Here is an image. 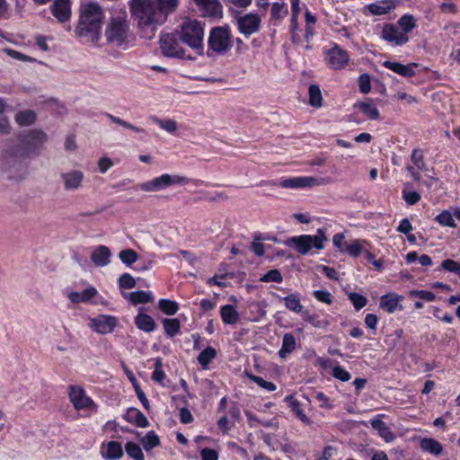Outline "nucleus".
<instances>
[{
	"mask_svg": "<svg viewBox=\"0 0 460 460\" xmlns=\"http://www.w3.org/2000/svg\"><path fill=\"white\" fill-rule=\"evenodd\" d=\"M60 178L66 190H76L82 187L84 174L80 170H70L61 173Z\"/></svg>",
	"mask_w": 460,
	"mask_h": 460,
	"instance_id": "nucleus-15",
	"label": "nucleus"
},
{
	"mask_svg": "<svg viewBox=\"0 0 460 460\" xmlns=\"http://www.w3.org/2000/svg\"><path fill=\"white\" fill-rule=\"evenodd\" d=\"M135 324L139 330L146 332H153L156 327L155 320L146 314H138L135 318Z\"/></svg>",
	"mask_w": 460,
	"mask_h": 460,
	"instance_id": "nucleus-25",
	"label": "nucleus"
},
{
	"mask_svg": "<svg viewBox=\"0 0 460 460\" xmlns=\"http://www.w3.org/2000/svg\"><path fill=\"white\" fill-rule=\"evenodd\" d=\"M134 388H135L136 394L137 395V398L142 402L144 408L146 410H149V408H150L149 402H148L145 393L141 390L140 386L137 384H134Z\"/></svg>",
	"mask_w": 460,
	"mask_h": 460,
	"instance_id": "nucleus-63",
	"label": "nucleus"
},
{
	"mask_svg": "<svg viewBox=\"0 0 460 460\" xmlns=\"http://www.w3.org/2000/svg\"><path fill=\"white\" fill-rule=\"evenodd\" d=\"M349 298L350 302L353 304L356 310H360L367 305V298L358 293L351 292L349 294Z\"/></svg>",
	"mask_w": 460,
	"mask_h": 460,
	"instance_id": "nucleus-51",
	"label": "nucleus"
},
{
	"mask_svg": "<svg viewBox=\"0 0 460 460\" xmlns=\"http://www.w3.org/2000/svg\"><path fill=\"white\" fill-rule=\"evenodd\" d=\"M124 455L122 446L119 442L111 440L106 444V452H102L103 458L107 460H119Z\"/></svg>",
	"mask_w": 460,
	"mask_h": 460,
	"instance_id": "nucleus-21",
	"label": "nucleus"
},
{
	"mask_svg": "<svg viewBox=\"0 0 460 460\" xmlns=\"http://www.w3.org/2000/svg\"><path fill=\"white\" fill-rule=\"evenodd\" d=\"M384 415H379L377 418L371 420V427L377 431L378 435L382 437L386 442H390L394 438L390 428L380 419Z\"/></svg>",
	"mask_w": 460,
	"mask_h": 460,
	"instance_id": "nucleus-22",
	"label": "nucleus"
},
{
	"mask_svg": "<svg viewBox=\"0 0 460 460\" xmlns=\"http://www.w3.org/2000/svg\"><path fill=\"white\" fill-rule=\"evenodd\" d=\"M283 278L279 270H270L265 275L261 278V281L263 282H282Z\"/></svg>",
	"mask_w": 460,
	"mask_h": 460,
	"instance_id": "nucleus-50",
	"label": "nucleus"
},
{
	"mask_svg": "<svg viewBox=\"0 0 460 460\" xmlns=\"http://www.w3.org/2000/svg\"><path fill=\"white\" fill-rule=\"evenodd\" d=\"M420 447L422 451L429 452L435 456L440 455L443 451L442 445L438 440L430 438H421Z\"/></svg>",
	"mask_w": 460,
	"mask_h": 460,
	"instance_id": "nucleus-26",
	"label": "nucleus"
},
{
	"mask_svg": "<svg viewBox=\"0 0 460 460\" xmlns=\"http://www.w3.org/2000/svg\"><path fill=\"white\" fill-rule=\"evenodd\" d=\"M52 15L60 23H65L70 20L72 15L70 0H53L50 5Z\"/></svg>",
	"mask_w": 460,
	"mask_h": 460,
	"instance_id": "nucleus-14",
	"label": "nucleus"
},
{
	"mask_svg": "<svg viewBox=\"0 0 460 460\" xmlns=\"http://www.w3.org/2000/svg\"><path fill=\"white\" fill-rule=\"evenodd\" d=\"M29 144H42L48 141V136L42 130L33 129L28 134Z\"/></svg>",
	"mask_w": 460,
	"mask_h": 460,
	"instance_id": "nucleus-47",
	"label": "nucleus"
},
{
	"mask_svg": "<svg viewBox=\"0 0 460 460\" xmlns=\"http://www.w3.org/2000/svg\"><path fill=\"white\" fill-rule=\"evenodd\" d=\"M395 8L394 0H383L376 3H372L367 5V9L373 15H383L390 13Z\"/></svg>",
	"mask_w": 460,
	"mask_h": 460,
	"instance_id": "nucleus-20",
	"label": "nucleus"
},
{
	"mask_svg": "<svg viewBox=\"0 0 460 460\" xmlns=\"http://www.w3.org/2000/svg\"><path fill=\"white\" fill-rule=\"evenodd\" d=\"M165 378V373L163 370V360L160 358L155 360V370L152 374V380L161 384Z\"/></svg>",
	"mask_w": 460,
	"mask_h": 460,
	"instance_id": "nucleus-46",
	"label": "nucleus"
},
{
	"mask_svg": "<svg viewBox=\"0 0 460 460\" xmlns=\"http://www.w3.org/2000/svg\"><path fill=\"white\" fill-rule=\"evenodd\" d=\"M248 377L259 386L266 389L267 391L272 392L276 390V385L272 382L266 381L261 376L249 374Z\"/></svg>",
	"mask_w": 460,
	"mask_h": 460,
	"instance_id": "nucleus-49",
	"label": "nucleus"
},
{
	"mask_svg": "<svg viewBox=\"0 0 460 460\" xmlns=\"http://www.w3.org/2000/svg\"><path fill=\"white\" fill-rule=\"evenodd\" d=\"M151 121L155 124L158 125L162 129L167 131L168 133L173 134L178 129V124L174 119H161L156 116L150 117Z\"/></svg>",
	"mask_w": 460,
	"mask_h": 460,
	"instance_id": "nucleus-32",
	"label": "nucleus"
},
{
	"mask_svg": "<svg viewBox=\"0 0 460 460\" xmlns=\"http://www.w3.org/2000/svg\"><path fill=\"white\" fill-rule=\"evenodd\" d=\"M383 66L393 72L404 76V77H412L415 75V68L418 66L416 63H411L408 65H403L395 61L386 60L383 63Z\"/></svg>",
	"mask_w": 460,
	"mask_h": 460,
	"instance_id": "nucleus-18",
	"label": "nucleus"
},
{
	"mask_svg": "<svg viewBox=\"0 0 460 460\" xmlns=\"http://www.w3.org/2000/svg\"><path fill=\"white\" fill-rule=\"evenodd\" d=\"M38 146H9L0 159V166L3 170L17 165L27 158L39 155Z\"/></svg>",
	"mask_w": 460,
	"mask_h": 460,
	"instance_id": "nucleus-4",
	"label": "nucleus"
},
{
	"mask_svg": "<svg viewBox=\"0 0 460 460\" xmlns=\"http://www.w3.org/2000/svg\"><path fill=\"white\" fill-rule=\"evenodd\" d=\"M208 50L217 54H225L233 47L228 27H214L208 40Z\"/></svg>",
	"mask_w": 460,
	"mask_h": 460,
	"instance_id": "nucleus-7",
	"label": "nucleus"
},
{
	"mask_svg": "<svg viewBox=\"0 0 460 460\" xmlns=\"http://www.w3.org/2000/svg\"><path fill=\"white\" fill-rule=\"evenodd\" d=\"M411 161L412 163L419 168H424V161H423V154L420 149H414L411 154Z\"/></svg>",
	"mask_w": 460,
	"mask_h": 460,
	"instance_id": "nucleus-59",
	"label": "nucleus"
},
{
	"mask_svg": "<svg viewBox=\"0 0 460 460\" xmlns=\"http://www.w3.org/2000/svg\"><path fill=\"white\" fill-rule=\"evenodd\" d=\"M286 307L295 313L302 312L303 305L300 302L299 297L295 294H290L289 296L284 297Z\"/></svg>",
	"mask_w": 460,
	"mask_h": 460,
	"instance_id": "nucleus-40",
	"label": "nucleus"
},
{
	"mask_svg": "<svg viewBox=\"0 0 460 460\" xmlns=\"http://www.w3.org/2000/svg\"><path fill=\"white\" fill-rule=\"evenodd\" d=\"M441 268L449 272H453V273H456V274L460 275V263L454 260H451V259L444 260L441 262Z\"/></svg>",
	"mask_w": 460,
	"mask_h": 460,
	"instance_id": "nucleus-52",
	"label": "nucleus"
},
{
	"mask_svg": "<svg viewBox=\"0 0 460 460\" xmlns=\"http://www.w3.org/2000/svg\"><path fill=\"white\" fill-rule=\"evenodd\" d=\"M358 108L362 111L366 116H367L371 119H376L379 118V111L372 103L370 102H359L357 104Z\"/></svg>",
	"mask_w": 460,
	"mask_h": 460,
	"instance_id": "nucleus-42",
	"label": "nucleus"
},
{
	"mask_svg": "<svg viewBox=\"0 0 460 460\" xmlns=\"http://www.w3.org/2000/svg\"><path fill=\"white\" fill-rule=\"evenodd\" d=\"M188 182L186 177L177 174H163L148 181L143 182L140 189L146 192H156L172 185H181Z\"/></svg>",
	"mask_w": 460,
	"mask_h": 460,
	"instance_id": "nucleus-8",
	"label": "nucleus"
},
{
	"mask_svg": "<svg viewBox=\"0 0 460 460\" xmlns=\"http://www.w3.org/2000/svg\"><path fill=\"white\" fill-rule=\"evenodd\" d=\"M201 460H218V454L216 450L205 447L200 451Z\"/></svg>",
	"mask_w": 460,
	"mask_h": 460,
	"instance_id": "nucleus-61",
	"label": "nucleus"
},
{
	"mask_svg": "<svg viewBox=\"0 0 460 460\" xmlns=\"http://www.w3.org/2000/svg\"><path fill=\"white\" fill-rule=\"evenodd\" d=\"M97 294V289L93 287H90L82 292L72 291L68 294V298L72 303H84L88 302L91 298L95 296Z\"/></svg>",
	"mask_w": 460,
	"mask_h": 460,
	"instance_id": "nucleus-24",
	"label": "nucleus"
},
{
	"mask_svg": "<svg viewBox=\"0 0 460 460\" xmlns=\"http://www.w3.org/2000/svg\"><path fill=\"white\" fill-rule=\"evenodd\" d=\"M128 22L122 18H112L105 30L107 41L116 47L128 42Z\"/></svg>",
	"mask_w": 460,
	"mask_h": 460,
	"instance_id": "nucleus-6",
	"label": "nucleus"
},
{
	"mask_svg": "<svg viewBox=\"0 0 460 460\" xmlns=\"http://www.w3.org/2000/svg\"><path fill=\"white\" fill-rule=\"evenodd\" d=\"M182 45L183 43L177 30L174 32L165 33L160 37V48L165 57L190 59V56L186 55Z\"/></svg>",
	"mask_w": 460,
	"mask_h": 460,
	"instance_id": "nucleus-5",
	"label": "nucleus"
},
{
	"mask_svg": "<svg viewBox=\"0 0 460 460\" xmlns=\"http://www.w3.org/2000/svg\"><path fill=\"white\" fill-rule=\"evenodd\" d=\"M217 356V351L212 347H207L198 356V361L206 369Z\"/></svg>",
	"mask_w": 460,
	"mask_h": 460,
	"instance_id": "nucleus-35",
	"label": "nucleus"
},
{
	"mask_svg": "<svg viewBox=\"0 0 460 460\" xmlns=\"http://www.w3.org/2000/svg\"><path fill=\"white\" fill-rule=\"evenodd\" d=\"M436 221L443 226H449L452 228L456 227V224L453 218L451 212L448 210H443L440 214L436 217Z\"/></svg>",
	"mask_w": 460,
	"mask_h": 460,
	"instance_id": "nucleus-43",
	"label": "nucleus"
},
{
	"mask_svg": "<svg viewBox=\"0 0 460 460\" xmlns=\"http://www.w3.org/2000/svg\"><path fill=\"white\" fill-rule=\"evenodd\" d=\"M128 298L133 304H145L153 300L152 296L145 291L132 292Z\"/></svg>",
	"mask_w": 460,
	"mask_h": 460,
	"instance_id": "nucleus-44",
	"label": "nucleus"
},
{
	"mask_svg": "<svg viewBox=\"0 0 460 460\" xmlns=\"http://www.w3.org/2000/svg\"><path fill=\"white\" fill-rule=\"evenodd\" d=\"M158 307L163 313L168 315H173L179 310V305L175 301L165 298L159 300Z\"/></svg>",
	"mask_w": 460,
	"mask_h": 460,
	"instance_id": "nucleus-38",
	"label": "nucleus"
},
{
	"mask_svg": "<svg viewBox=\"0 0 460 460\" xmlns=\"http://www.w3.org/2000/svg\"><path fill=\"white\" fill-rule=\"evenodd\" d=\"M111 251L105 245L97 246L92 252L91 260L97 267H104L110 263Z\"/></svg>",
	"mask_w": 460,
	"mask_h": 460,
	"instance_id": "nucleus-19",
	"label": "nucleus"
},
{
	"mask_svg": "<svg viewBox=\"0 0 460 460\" xmlns=\"http://www.w3.org/2000/svg\"><path fill=\"white\" fill-rule=\"evenodd\" d=\"M128 421L133 422L137 427L146 428L149 426L147 418L137 409H130L128 412Z\"/></svg>",
	"mask_w": 460,
	"mask_h": 460,
	"instance_id": "nucleus-33",
	"label": "nucleus"
},
{
	"mask_svg": "<svg viewBox=\"0 0 460 460\" xmlns=\"http://www.w3.org/2000/svg\"><path fill=\"white\" fill-rule=\"evenodd\" d=\"M399 300V296L385 295L381 298L380 306L388 313L392 314L400 307Z\"/></svg>",
	"mask_w": 460,
	"mask_h": 460,
	"instance_id": "nucleus-34",
	"label": "nucleus"
},
{
	"mask_svg": "<svg viewBox=\"0 0 460 460\" xmlns=\"http://www.w3.org/2000/svg\"><path fill=\"white\" fill-rule=\"evenodd\" d=\"M112 165L113 162L108 157H102L98 161L99 171L102 173L106 172Z\"/></svg>",
	"mask_w": 460,
	"mask_h": 460,
	"instance_id": "nucleus-64",
	"label": "nucleus"
},
{
	"mask_svg": "<svg viewBox=\"0 0 460 460\" xmlns=\"http://www.w3.org/2000/svg\"><path fill=\"white\" fill-rule=\"evenodd\" d=\"M296 349V339L292 333H285L282 340V346L279 351L280 358H285L286 356L293 352Z\"/></svg>",
	"mask_w": 460,
	"mask_h": 460,
	"instance_id": "nucleus-29",
	"label": "nucleus"
},
{
	"mask_svg": "<svg viewBox=\"0 0 460 460\" xmlns=\"http://www.w3.org/2000/svg\"><path fill=\"white\" fill-rule=\"evenodd\" d=\"M199 6L205 16L213 17L220 13V4L218 0H193Z\"/></svg>",
	"mask_w": 460,
	"mask_h": 460,
	"instance_id": "nucleus-23",
	"label": "nucleus"
},
{
	"mask_svg": "<svg viewBox=\"0 0 460 460\" xmlns=\"http://www.w3.org/2000/svg\"><path fill=\"white\" fill-rule=\"evenodd\" d=\"M177 31L184 45L196 50L198 53L202 51L204 28L199 22L195 20L184 21Z\"/></svg>",
	"mask_w": 460,
	"mask_h": 460,
	"instance_id": "nucleus-3",
	"label": "nucleus"
},
{
	"mask_svg": "<svg viewBox=\"0 0 460 460\" xmlns=\"http://www.w3.org/2000/svg\"><path fill=\"white\" fill-rule=\"evenodd\" d=\"M327 241L323 229H318L315 235H300L292 238V242L296 246V250L305 255L309 252L311 248L314 247L317 250L323 249V243Z\"/></svg>",
	"mask_w": 460,
	"mask_h": 460,
	"instance_id": "nucleus-9",
	"label": "nucleus"
},
{
	"mask_svg": "<svg viewBox=\"0 0 460 460\" xmlns=\"http://www.w3.org/2000/svg\"><path fill=\"white\" fill-rule=\"evenodd\" d=\"M220 315L225 324H234L239 321V314L231 305H223L220 309Z\"/></svg>",
	"mask_w": 460,
	"mask_h": 460,
	"instance_id": "nucleus-27",
	"label": "nucleus"
},
{
	"mask_svg": "<svg viewBox=\"0 0 460 460\" xmlns=\"http://www.w3.org/2000/svg\"><path fill=\"white\" fill-rule=\"evenodd\" d=\"M411 297H420L422 300L425 301H433L435 299V295L428 290H414L410 293Z\"/></svg>",
	"mask_w": 460,
	"mask_h": 460,
	"instance_id": "nucleus-58",
	"label": "nucleus"
},
{
	"mask_svg": "<svg viewBox=\"0 0 460 460\" xmlns=\"http://www.w3.org/2000/svg\"><path fill=\"white\" fill-rule=\"evenodd\" d=\"M119 286L121 288H133L136 286V280L130 274L124 273L119 278Z\"/></svg>",
	"mask_w": 460,
	"mask_h": 460,
	"instance_id": "nucleus-53",
	"label": "nucleus"
},
{
	"mask_svg": "<svg viewBox=\"0 0 460 460\" xmlns=\"http://www.w3.org/2000/svg\"><path fill=\"white\" fill-rule=\"evenodd\" d=\"M398 25L402 29V33H405L408 36L409 32L416 27V20L412 15L404 14L398 20Z\"/></svg>",
	"mask_w": 460,
	"mask_h": 460,
	"instance_id": "nucleus-36",
	"label": "nucleus"
},
{
	"mask_svg": "<svg viewBox=\"0 0 460 460\" xmlns=\"http://www.w3.org/2000/svg\"><path fill=\"white\" fill-rule=\"evenodd\" d=\"M320 181L314 177H294L282 181L279 185L287 189L306 188L319 185Z\"/></svg>",
	"mask_w": 460,
	"mask_h": 460,
	"instance_id": "nucleus-17",
	"label": "nucleus"
},
{
	"mask_svg": "<svg viewBox=\"0 0 460 460\" xmlns=\"http://www.w3.org/2000/svg\"><path fill=\"white\" fill-rule=\"evenodd\" d=\"M164 331L169 337H173L181 328V323L177 318L164 319L163 321Z\"/></svg>",
	"mask_w": 460,
	"mask_h": 460,
	"instance_id": "nucleus-41",
	"label": "nucleus"
},
{
	"mask_svg": "<svg viewBox=\"0 0 460 460\" xmlns=\"http://www.w3.org/2000/svg\"><path fill=\"white\" fill-rule=\"evenodd\" d=\"M37 115L31 110H24L18 111L14 116L15 122L22 126H30L33 124L36 120Z\"/></svg>",
	"mask_w": 460,
	"mask_h": 460,
	"instance_id": "nucleus-28",
	"label": "nucleus"
},
{
	"mask_svg": "<svg viewBox=\"0 0 460 460\" xmlns=\"http://www.w3.org/2000/svg\"><path fill=\"white\" fill-rule=\"evenodd\" d=\"M103 14L101 6L89 3L82 9L75 34L88 42L96 43L101 35Z\"/></svg>",
	"mask_w": 460,
	"mask_h": 460,
	"instance_id": "nucleus-2",
	"label": "nucleus"
},
{
	"mask_svg": "<svg viewBox=\"0 0 460 460\" xmlns=\"http://www.w3.org/2000/svg\"><path fill=\"white\" fill-rule=\"evenodd\" d=\"M315 399L319 402L321 408L332 409L333 405L329 402V398L322 392H318L315 394Z\"/></svg>",
	"mask_w": 460,
	"mask_h": 460,
	"instance_id": "nucleus-62",
	"label": "nucleus"
},
{
	"mask_svg": "<svg viewBox=\"0 0 460 460\" xmlns=\"http://www.w3.org/2000/svg\"><path fill=\"white\" fill-rule=\"evenodd\" d=\"M125 450L126 453L129 457H131L134 460H145L144 453L141 449V447L134 443V442H128L125 445Z\"/></svg>",
	"mask_w": 460,
	"mask_h": 460,
	"instance_id": "nucleus-39",
	"label": "nucleus"
},
{
	"mask_svg": "<svg viewBox=\"0 0 460 460\" xmlns=\"http://www.w3.org/2000/svg\"><path fill=\"white\" fill-rule=\"evenodd\" d=\"M117 323V319L111 315L101 314L92 319V328L101 334L112 332Z\"/></svg>",
	"mask_w": 460,
	"mask_h": 460,
	"instance_id": "nucleus-16",
	"label": "nucleus"
},
{
	"mask_svg": "<svg viewBox=\"0 0 460 460\" xmlns=\"http://www.w3.org/2000/svg\"><path fill=\"white\" fill-rule=\"evenodd\" d=\"M309 104L314 108H320L323 105L322 92L318 84H310L308 88Z\"/></svg>",
	"mask_w": 460,
	"mask_h": 460,
	"instance_id": "nucleus-31",
	"label": "nucleus"
},
{
	"mask_svg": "<svg viewBox=\"0 0 460 460\" xmlns=\"http://www.w3.org/2000/svg\"><path fill=\"white\" fill-rule=\"evenodd\" d=\"M381 38L393 46H402L409 41V36H406L405 33H402V31L392 23L384 25Z\"/></svg>",
	"mask_w": 460,
	"mask_h": 460,
	"instance_id": "nucleus-12",
	"label": "nucleus"
},
{
	"mask_svg": "<svg viewBox=\"0 0 460 460\" xmlns=\"http://www.w3.org/2000/svg\"><path fill=\"white\" fill-rule=\"evenodd\" d=\"M332 376L342 382H347L350 379V374L340 366H336L332 368Z\"/></svg>",
	"mask_w": 460,
	"mask_h": 460,
	"instance_id": "nucleus-54",
	"label": "nucleus"
},
{
	"mask_svg": "<svg viewBox=\"0 0 460 460\" xmlns=\"http://www.w3.org/2000/svg\"><path fill=\"white\" fill-rule=\"evenodd\" d=\"M287 400L290 401L289 407L291 411L301 420V421L306 425L311 424V420L304 413L301 405L298 401L294 399L292 396L287 397Z\"/></svg>",
	"mask_w": 460,
	"mask_h": 460,
	"instance_id": "nucleus-37",
	"label": "nucleus"
},
{
	"mask_svg": "<svg viewBox=\"0 0 460 460\" xmlns=\"http://www.w3.org/2000/svg\"><path fill=\"white\" fill-rule=\"evenodd\" d=\"M358 86L362 93H367L370 92L371 84L370 77L367 74H363L358 77Z\"/></svg>",
	"mask_w": 460,
	"mask_h": 460,
	"instance_id": "nucleus-55",
	"label": "nucleus"
},
{
	"mask_svg": "<svg viewBox=\"0 0 460 460\" xmlns=\"http://www.w3.org/2000/svg\"><path fill=\"white\" fill-rule=\"evenodd\" d=\"M119 258L123 263L131 265L137 261L138 255L134 250L126 249L119 253Z\"/></svg>",
	"mask_w": 460,
	"mask_h": 460,
	"instance_id": "nucleus-45",
	"label": "nucleus"
},
{
	"mask_svg": "<svg viewBox=\"0 0 460 460\" xmlns=\"http://www.w3.org/2000/svg\"><path fill=\"white\" fill-rule=\"evenodd\" d=\"M346 252L353 257H358L362 252V246L358 241H354L347 245Z\"/></svg>",
	"mask_w": 460,
	"mask_h": 460,
	"instance_id": "nucleus-60",
	"label": "nucleus"
},
{
	"mask_svg": "<svg viewBox=\"0 0 460 460\" xmlns=\"http://www.w3.org/2000/svg\"><path fill=\"white\" fill-rule=\"evenodd\" d=\"M68 398L77 411L87 409L96 411L97 409L95 402L86 395L85 391L79 385L68 386Z\"/></svg>",
	"mask_w": 460,
	"mask_h": 460,
	"instance_id": "nucleus-10",
	"label": "nucleus"
},
{
	"mask_svg": "<svg viewBox=\"0 0 460 460\" xmlns=\"http://www.w3.org/2000/svg\"><path fill=\"white\" fill-rule=\"evenodd\" d=\"M236 23L239 32L245 38H249L260 31L261 18L257 13H249L239 16L236 19Z\"/></svg>",
	"mask_w": 460,
	"mask_h": 460,
	"instance_id": "nucleus-11",
	"label": "nucleus"
},
{
	"mask_svg": "<svg viewBox=\"0 0 460 460\" xmlns=\"http://www.w3.org/2000/svg\"><path fill=\"white\" fill-rule=\"evenodd\" d=\"M326 61L332 69H341L348 64L349 55L344 49L335 44L327 51Z\"/></svg>",
	"mask_w": 460,
	"mask_h": 460,
	"instance_id": "nucleus-13",
	"label": "nucleus"
},
{
	"mask_svg": "<svg viewBox=\"0 0 460 460\" xmlns=\"http://www.w3.org/2000/svg\"><path fill=\"white\" fill-rule=\"evenodd\" d=\"M402 198L403 199L405 200V202L408 204V205H414L416 203H418L420 199V195L416 192V191H411V190H403L402 192Z\"/></svg>",
	"mask_w": 460,
	"mask_h": 460,
	"instance_id": "nucleus-56",
	"label": "nucleus"
},
{
	"mask_svg": "<svg viewBox=\"0 0 460 460\" xmlns=\"http://www.w3.org/2000/svg\"><path fill=\"white\" fill-rule=\"evenodd\" d=\"M313 295L320 302L328 305L332 304V294L326 290H315L314 291Z\"/></svg>",
	"mask_w": 460,
	"mask_h": 460,
	"instance_id": "nucleus-57",
	"label": "nucleus"
},
{
	"mask_svg": "<svg viewBox=\"0 0 460 460\" xmlns=\"http://www.w3.org/2000/svg\"><path fill=\"white\" fill-rule=\"evenodd\" d=\"M144 449L148 452L160 445V438L154 430L148 431L140 438Z\"/></svg>",
	"mask_w": 460,
	"mask_h": 460,
	"instance_id": "nucleus-30",
	"label": "nucleus"
},
{
	"mask_svg": "<svg viewBox=\"0 0 460 460\" xmlns=\"http://www.w3.org/2000/svg\"><path fill=\"white\" fill-rule=\"evenodd\" d=\"M288 13V8L285 4L273 3L270 14L271 19L280 20Z\"/></svg>",
	"mask_w": 460,
	"mask_h": 460,
	"instance_id": "nucleus-48",
	"label": "nucleus"
},
{
	"mask_svg": "<svg viewBox=\"0 0 460 460\" xmlns=\"http://www.w3.org/2000/svg\"><path fill=\"white\" fill-rule=\"evenodd\" d=\"M179 4V0H130L132 16L142 31L141 37L152 39L157 26L164 23Z\"/></svg>",
	"mask_w": 460,
	"mask_h": 460,
	"instance_id": "nucleus-1",
	"label": "nucleus"
}]
</instances>
